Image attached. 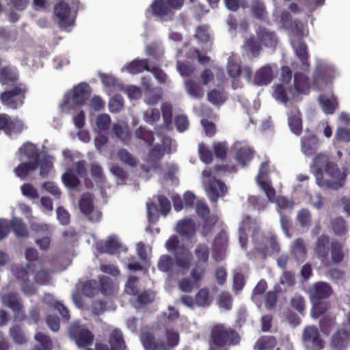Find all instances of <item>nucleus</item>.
I'll return each mask as SVG.
<instances>
[{"mask_svg":"<svg viewBox=\"0 0 350 350\" xmlns=\"http://www.w3.org/2000/svg\"><path fill=\"white\" fill-rule=\"evenodd\" d=\"M319 142L313 135H305L301 138V152L306 156H310L318 149Z\"/></svg>","mask_w":350,"mask_h":350,"instance_id":"cd10ccee","label":"nucleus"},{"mask_svg":"<svg viewBox=\"0 0 350 350\" xmlns=\"http://www.w3.org/2000/svg\"><path fill=\"white\" fill-rule=\"evenodd\" d=\"M153 14L159 17L171 16L172 11L165 0H154L151 4Z\"/></svg>","mask_w":350,"mask_h":350,"instance_id":"c9c22d12","label":"nucleus"},{"mask_svg":"<svg viewBox=\"0 0 350 350\" xmlns=\"http://www.w3.org/2000/svg\"><path fill=\"white\" fill-rule=\"evenodd\" d=\"M332 227L334 234L338 236L345 234L348 230L345 221L341 217L333 219L332 220Z\"/></svg>","mask_w":350,"mask_h":350,"instance_id":"bf43d9fd","label":"nucleus"},{"mask_svg":"<svg viewBox=\"0 0 350 350\" xmlns=\"http://www.w3.org/2000/svg\"><path fill=\"white\" fill-rule=\"evenodd\" d=\"M124 106L123 98L121 96L116 95L111 98L109 102V109L111 113L120 111Z\"/></svg>","mask_w":350,"mask_h":350,"instance_id":"774afa93","label":"nucleus"},{"mask_svg":"<svg viewBox=\"0 0 350 350\" xmlns=\"http://www.w3.org/2000/svg\"><path fill=\"white\" fill-rule=\"evenodd\" d=\"M319 100L323 111L326 114H332L337 108L336 99L332 93L321 94L319 96Z\"/></svg>","mask_w":350,"mask_h":350,"instance_id":"c756f323","label":"nucleus"},{"mask_svg":"<svg viewBox=\"0 0 350 350\" xmlns=\"http://www.w3.org/2000/svg\"><path fill=\"white\" fill-rule=\"evenodd\" d=\"M18 208L22 213L26 216L31 225V229L36 233H48L49 230V226L47 224L38 223L36 220V218L32 216L31 210L28 205L24 203H21L18 204Z\"/></svg>","mask_w":350,"mask_h":350,"instance_id":"412c9836","label":"nucleus"},{"mask_svg":"<svg viewBox=\"0 0 350 350\" xmlns=\"http://www.w3.org/2000/svg\"><path fill=\"white\" fill-rule=\"evenodd\" d=\"M274 17L284 27L290 29L292 31L291 44L296 55L301 62V69L306 70L308 69L309 64L308 62V54L306 45L302 42L299 36L305 34L304 25L301 22L294 21L291 23L290 14L286 12L276 10L274 12Z\"/></svg>","mask_w":350,"mask_h":350,"instance_id":"39448f33","label":"nucleus"},{"mask_svg":"<svg viewBox=\"0 0 350 350\" xmlns=\"http://www.w3.org/2000/svg\"><path fill=\"white\" fill-rule=\"evenodd\" d=\"M350 341L349 334L343 329H338L332 337L330 345L335 348L345 347Z\"/></svg>","mask_w":350,"mask_h":350,"instance_id":"4c0bfd02","label":"nucleus"},{"mask_svg":"<svg viewBox=\"0 0 350 350\" xmlns=\"http://www.w3.org/2000/svg\"><path fill=\"white\" fill-rule=\"evenodd\" d=\"M291 251L293 255L297 260H304L306 254V249L304 241L301 239H296L291 245Z\"/></svg>","mask_w":350,"mask_h":350,"instance_id":"8fccbe9b","label":"nucleus"},{"mask_svg":"<svg viewBox=\"0 0 350 350\" xmlns=\"http://www.w3.org/2000/svg\"><path fill=\"white\" fill-rule=\"evenodd\" d=\"M144 70L150 71V67L148 66V61L146 59H136L124 66L122 68V72L136 75L142 72Z\"/></svg>","mask_w":350,"mask_h":350,"instance_id":"c85d7f7f","label":"nucleus"},{"mask_svg":"<svg viewBox=\"0 0 350 350\" xmlns=\"http://www.w3.org/2000/svg\"><path fill=\"white\" fill-rule=\"evenodd\" d=\"M211 302V299L209 296V291L207 288H201L196 295L195 303L197 306L206 307L208 306Z\"/></svg>","mask_w":350,"mask_h":350,"instance_id":"864d4df0","label":"nucleus"},{"mask_svg":"<svg viewBox=\"0 0 350 350\" xmlns=\"http://www.w3.org/2000/svg\"><path fill=\"white\" fill-rule=\"evenodd\" d=\"M62 180L64 185L69 189H75L79 184L78 176L75 174L71 169L67 170L66 172L62 174Z\"/></svg>","mask_w":350,"mask_h":350,"instance_id":"3c124183","label":"nucleus"},{"mask_svg":"<svg viewBox=\"0 0 350 350\" xmlns=\"http://www.w3.org/2000/svg\"><path fill=\"white\" fill-rule=\"evenodd\" d=\"M243 49L246 54L256 57L259 55L260 46L253 38H250L245 41Z\"/></svg>","mask_w":350,"mask_h":350,"instance_id":"6e6d98bb","label":"nucleus"},{"mask_svg":"<svg viewBox=\"0 0 350 350\" xmlns=\"http://www.w3.org/2000/svg\"><path fill=\"white\" fill-rule=\"evenodd\" d=\"M274 75L272 67L265 65L256 71L253 82L256 85H267L272 81Z\"/></svg>","mask_w":350,"mask_h":350,"instance_id":"4be33fe9","label":"nucleus"},{"mask_svg":"<svg viewBox=\"0 0 350 350\" xmlns=\"http://www.w3.org/2000/svg\"><path fill=\"white\" fill-rule=\"evenodd\" d=\"M22 194L30 199L35 200L39 198L38 190L30 183H25L21 187Z\"/></svg>","mask_w":350,"mask_h":350,"instance_id":"0e129e2a","label":"nucleus"},{"mask_svg":"<svg viewBox=\"0 0 350 350\" xmlns=\"http://www.w3.org/2000/svg\"><path fill=\"white\" fill-rule=\"evenodd\" d=\"M256 33L265 46L269 47H274L275 46L277 38L273 32L269 31L265 28H259L256 30Z\"/></svg>","mask_w":350,"mask_h":350,"instance_id":"a19ab883","label":"nucleus"},{"mask_svg":"<svg viewBox=\"0 0 350 350\" xmlns=\"http://www.w3.org/2000/svg\"><path fill=\"white\" fill-rule=\"evenodd\" d=\"M176 262L171 256L163 255L160 257L157 266L160 271L168 273V281L176 279L186 274L190 267L191 258L187 253L176 252Z\"/></svg>","mask_w":350,"mask_h":350,"instance_id":"0eeeda50","label":"nucleus"},{"mask_svg":"<svg viewBox=\"0 0 350 350\" xmlns=\"http://www.w3.org/2000/svg\"><path fill=\"white\" fill-rule=\"evenodd\" d=\"M196 212L197 215L203 219L204 222V229L207 228L209 230L217 221V216L209 215L208 207L202 201L196 202Z\"/></svg>","mask_w":350,"mask_h":350,"instance_id":"5701e85b","label":"nucleus"},{"mask_svg":"<svg viewBox=\"0 0 350 350\" xmlns=\"http://www.w3.org/2000/svg\"><path fill=\"white\" fill-rule=\"evenodd\" d=\"M57 1L54 8V19L62 29L70 31L75 25L76 12L64 0Z\"/></svg>","mask_w":350,"mask_h":350,"instance_id":"ddd939ff","label":"nucleus"},{"mask_svg":"<svg viewBox=\"0 0 350 350\" xmlns=\"http://www.w3.org/2000/svg\"><path fill=\"white\" fill-rule=\"evenodd\" d=\"M17 156L21 161L38 162L39 151L36 145L31 143L24 144L18 150Z\"/></svg>","mask_w":350,"mask_h":350,"instance_id":"393cba45","label":"nucleus"},{"mask_svg":"<svg viewBox=\"0 0 350 350\" xmlns=\"http://www.w3.org/2000/svg\"><path fill=\"white\" fill-rule=\"evenodd\" d=\"M310 170L321 187L338 189L343 184L345 175L339 171L326 153H319L314 157Z\"/></svg>","mask_w":350,"mask_h":350,"instance_id":"20e7f679","label":"nucleus"},{"mask_svg":"<svg viewBox=\"0 0 350 350\" xmlns=\"http://www.w3.org/2000/svg\"><path fill=\"white\" fill-rule=\"evenodd\" d=\"M55 159L50 155L44 156L40 160H38V167H40V175L42 178L46 177L53 167Z\"/></svg>","mask_w":350,"mask_h":350,"instance_id":"79ce46f5","label":"nucleus"},{"mask_svg":"<svg viewBox=\"0 0 350 350\" xmlns=\"http://www.w3.org/2000/svg\"><path fill=\"white\" fill-rule=\"evenodd\" d=\"M227 70L230 77L233 79L232 88L236 89L242 86V84L239 83L237 78L242 74V76L245 78L247 81H252V70L249 66H245L241 70L240 63L238 59L230 57L228 59Z\"/></svg>","mask_w":350,"mask_h":350,"instance_id":"f3484780","label":"nucleus"},{"mask_svg":"<svg viewBox=\"0 0 350 350\" xmlns=\"http://www.w3.org/2000/svg\"><path fill=\"white\" fill-rule=\"evenodd\" d=\"M26 92V86L23 83H20L13 88L1 93L0 100L7 107L14 109L23 105Z\"/></svg>","mask_w":350,"mask_h":350,"instance_id":"4468645a","label":"nucleus"},{"mask_svg":"<svg viewBox=\"0 0 350 350\" xmlns=\"http://www.w3.org/2000/svg\"><path fill=\"white\" fill-rule=\"evenodd\" d=\"M176 230L180 235L189 239L195 233L196 225L192 219H184L178 222Z\"/></svg>","mask_w":350,"mask_h":350,"instance_id":"2f4dec72","label":"nucleus"},{"mask_svg":"<svg viewBox=\"0 0 350 350\" xmlns=\"http://www.w3.org/2000/svg\"><path fill=\"white\" fill-rule=\"evenodd\" d=\"M98 250L101 252H105L109 254H114L118 249H121L122 250H125V247H122L121 246V243L116 236H110L109 237L107 241L104 243H99L97 245Z\"/></svg>","mask_w":350,"mask_h":350,"instance_id":"7c9ffc66","label":"nucleus"},{"mask_svg":"<svg viewBox=\"0 0 350 350\" xmlns=\"http://www.w3.org/2000/svg\"><path fill=\"white\" fill-rule=\"evenodd\" d=\"M165 338L166 341H156L150 333H144L141 336L142 342L146 350H170L178 345L179 334L172 329H167Z\"/></svg>","mask_w":350,"mask_h":350,"instance_id":"1a4fd4ad","label":"nucleus"},{"mask_svg":"<svg viewBox=\"0 0 350 350\" xmlns=\"http://www.w3.org/2000/svg\"><path fill=\"white\" fill-rule=\"evenodd\" d=\"M301 339L306 350H323L325 347V342L321 338L319 330L314 325L304 327Z\"/></svg>","mask_w":350,"mask_h":350,"instance_id":"dca6fc26","label":"nucleus"},{"mask_svg":"<svg viewBox=\"0 0 350 350\" xmlns=\"http://www.w3.org/2000/svg\"><path fill=\"white\" fill-rule=\"evenodd\" d=\"M226 95L222 91L213 90L207 94L208 100L215 105H220L226 100Z\"/></svg>","mask_w":350,"mask_h":350,"instance_id":"13d9d810","label":"nucleus"},{"mask_svg":"<svg viewBox=\"0 0 350 350\" xmlns=\"http://www.w3.org/2000/svg\"><path fill=\"white\" fill-rule=\"evenodd\" d=\"M268 163L263 162L259 170V173L256 177V183L260 188L265 192L269 201L275 202L278 206V212L280 215V224L282 228L287 237L291 235L288 233L289 220L285 217L282 210L293 208V204L283 197L275 198V191L271 185L270 180L268 178Z\"/></svg>","mask_w":350,"mask_h":350,"instance_id":"423d86ee","label":"nucleus"},{"mask_svg":"<svg viewBox=\"0 0 350 350\" xmlns=\"http://www.w3.org/2000/svg\"><path fill=\"white\" fill-rule=\"evenodd\" d=\"M239 234V243L242 247H245L250 234L252 246L259 253L263 255L272 254L280 250V245L274 234L271 232L265 233L260 231L256 221L250 217L242 220Z\"/></svg>","mask_w":350,"mask_h":350,"instance_id":"f03ea898","label":"nucleus"},{"mask_svg":"<svg viewBox=\"0 0 350 350\" xmlns=\"http://www.w3.org/2000/svg\"><path fill=\"white\" fill-rule=\"evenodd\" d=\"M332 293L330 286L323 282L314 283L309 289V295L312 302L329 297Z\"/></svg>","mask_w":350,"mask_h":350,"instance_id":"aec40b11","label":"nucleus"},{"mask_svg":"<svg viewBox=\"0 0 350 350\" xmlns=\"http://www.w3.org/2000/svg\"><path fill=\"white\" fill-rule=\"evenodd\" d=\"M227 242L228 237L225 232H221L215 237L213 246V256L216 260L219 261L224 258Z\"/></svg>","mask_w":350,"mask_h":350,"instance_id":"b1692460","label":"nucleus"},{"mask_svg":"<svg viewBox=\"0 0 350 350\" xmlns=\"http://www.w3.org/2000/svg\"><path fill=\"white\" fill-rule=\"evenodd\" d=\"M207 263L197 262L191 271V276L194 282L200 281L206 271Z\"/></svg>","mask_w":350,"mask_h":350,"instance_id":"052dcab7","label":"nucleus"},{"mask_svg":"<svg viewBox=\"0 0 350 350\" xmlns=\"http://www.w3.org/2000/svg\"><path fill=\"white\" fill-rule=\"evenodd\" d=\"M10 224L16 236L23 237L28 235L27 226L20 218L12 216Z\"/></svg>","mask_w":350,"mask_h":350,"instance_id":"09e8293b","label":"nucleus"},{"mask_svg":"<svg viewBox=\"0 0 350 350\" xmlns=\"http://www.w3.org/2000/svg\"><path fill=\"white\" fill-rule=\"evenodd\" d=\"M44 301L50 307H55L66 320L69 319V313L67 308L62 303L57 301L52 295L46 294L44 297Z\"/></svg>","mask_w":350,"mask_h":350,"instance_id":"a18cd8bd","label":"nucleus"},{"mask_svg":"<svg viewBox=\"0 0 350 350\" xmlns=\"http://www.w3.org/2000/svg\"><path fill=\"white\" fill-rule=\"evenodd\" d=\"M111 120L110 116L107 113H101L96 116L95 123L96 129L94 131H103L109 129Z\"/></svg>","mask_w":350,"mask_h":350,"instance_id":"5fc2aeb1","label":"nucleus"},{"mask_svg":"<svg viewBox=\"0 0 350 350\" xmlns=\"http://www.w3.org/2000/svg\"><path fill=\"white\" fill-rule=\"evenodd\" d=\"M288 116L291 131L295 135H299L302 131V122L299 110L293 108Z\"/></svg>","mask_w":350,"mask_h":350,"instance_id":"f704fd0d","label":"nucleus"},{"mask_svg":"<svg viewBox=\"0 0 350 350\" xmlns=\"http://www.w3.org/2000/svg\"><path fill=\"white\" fill-rule=\"evenodd\" d=\"M110 349L105 348L102 344H96L97 350H125L126 346L123 340L122 332L115 329L109 338Z\"/></svg>","mask_w":350,"mask_h":350,"instance_id":"bb28decb","label":"nucleus"},{"mask_svg":"<svg viewBox=\"0 0 350 350\" xmlns=\"http://www.w3.org/2000/svg\"><path fill=\"white\" fill-rule=\"evenodd\" d=\"M18 79V72L13 67L2 68L0 71V82L2 85H9Z\"/></svg>","mask_w":350,"mask_h":350,"instance_id":"ea45409f","label":"nucleus"},{"mask_svg":"<svg viewBox=\"0 0 350 350\" xmlns=\"http://www.w3.org/2000/svg\"><path fill=\"white\" fill-rule=\"evenodd\" d=\"M252 156V150L250 147L246 146L240 148L236 154L237 160L241 163L243 166L245 165L247 162L251 160Z\"/></svg>","mask_w":350,"mask_h":350,"instance_id":"4d7b16f0","label":"nucleus"},{"mask_svg":"<svg viewBox=\"0 0 350 350\" xmlns=\"http://www.w3.org/2000/svg\"><path fill=\"white\" fill-rule=\"evenodd\" d=\"M179 53H185L186 57L191 59L196 57L198 62L202 65L208 64L211 61L210 57L208 56L200 54L198 50L188 49L187 46H185L184 48L178 52V54Z\"/></svg>","mask_w":350,"mask_h":350,"instance_id":"37998d69","label":"nucleus"},{"mask_svg":"<svg viewBox=\"0 0 350 350\" xmlns=\"http://www.w3.org/2000/svg\"><path fill=\"white\" fill-rule=\"evenodd\" d=\"M345 252L342 246L338 242H332L330 248V256L332 263L337 264L344 259Z\"/></svg>","mask_w":350,"mask_h":350,"instance_id":"de8ad7c7","label":"nucleus"},{"mask_svg":"<svg viewBox=\"0 0 350 350\" xmlns=\"http://www.w3.org/2000/svg\"><path fill=\"white\" fill-rule=\"evenodd\" d=\"M184 85L186 92L193 98H201L204 94V89L196 81L191 79L185 80Z\"/></svg>","mask_w":350,"mask_h":350,"instance_id":"e433bc0d","label":"nucleus"},{"mask_svg":"<svg viewBox=\"0 0 350 350\" xmlns=\"http://www.w3.org/2000/svg\"><path fill=\"white\" fill-rule=\"evenodd\" d=\"M69 335L76 342L77 347L84 348L90 345L94 340V335L83 325L73 324L69 330Z\"/></svg>","mask_w":350,"mask_h":350,"instance_id":"a211bd4d","label":"nucleus"},{"mask_svg":"<svg viewBox=\"0 0 350 350\" xmlns=\"http://www.w3.org/2000/svg\"><path fill=\"white\" fill-rule=\"evenodd\" d=\"M280 81V83L273 87V96L276 100L282 103H286L291 98L308 94L310 86L308 77L299 71L295 72L292 83V72L288 66L282 68Z\"/></svg>","mask_w":350,"mask_h":350,"instance_id":"7ed1b4c3","label":"nucleus"},{"mask_svg":"<svg viewBox=\"0 0 350 350\" xmlns=\"http://www.w3.org/2000/svg\"><path fill=\"white\" fill-rule=\"evenodd\" d=\"M111 132L112 135L119 138L124 143H127L130 139L129 129L124 124H114L112 126Z\"/></svg>","mask_w":350,"mask_h":350,"instance_id":"49530a36","label":"nucleus"},{"mask_svg":"<svg viewBox=\"0 0 350 350\" xmlns=\"http://www.w3.org/2000/svg\"><path fill=\"white\" fill-rule=\"evenodd\" d=\"M202 180L206 194L211 202H217L227 191L226 186L212 176V172L206 169L202 172Z\"/></svg>","mask_w":350,"mask_h":350,"instance_id":"f8f14e48","label":"nucleus"},{"mask_svg":"<svg viewBox=\"0 0 350 350\" xmlns=\"http://www.w3.org/2000/svg\"><path fill=\"white\" fill-rule=\"evenodd\" d=\"M319 325L321 332L325 334L328 335L334 328L335 325L334 319L332 317H329L327 316L323 317L320 322Z\"/></svg>","mask_w":350,"mask_h":350,"instance_id":"69168bd1","label":"nucleus"},{"mask_svg":"<svg viewBox=\"0 0 350 350\" xmlns=\"http://www.w3.org/2000/svg\"><path fill=\"white\" fill-rule=\"evenodd\" d=\"M0 295L1 297L2 302L3 304L14 311H18V312H21L23 306L17 294L9 293L6 295L4 293V290H3L0 292Z\"/></svg>","mask_w":350,"mask_h":350,"instance_id":"72a5a7b5","label":"nucleus"},{"mask_svg":"<svg viewBox=\"0 0 350 350\" xmlns=\"http://www.w3.org/2000/svg\"><path fill=\"white\" fill-rule=\"evenodd\" d=\"M79 208L89 220L97 221L100 219L101 213L94 208V198L90 193L82 196L79 201Z\"/></svg>","mask_w":350,"mask_h":350,"instance_id":"6ab92c4d","label":"nucleus"},{"mask_svg":"<svg viewBox=\"0 0 350 350\" xmlns=\"http://www.w3.org/2000/svg\"><path fill=\"white\" fill-rule=\"evenodd\" d=\"M165 247L167 251L174 252L176 256V252L178 251L181 253H187L191 258V254L187 249L183 248L178 246V239L176 236H172L165 243Z\"/></svg>","mask_w":350,"mask_h":350,"instance_id":"603ef678","label":"nucleus"},{"mask_svg":"<svg viewBox=\"0 0 350 350\" xmlns=\"http://www.w3.org/2000/svg\"><path fill=\"white\" fill-rule=\"evenodd\" d=\"M160 118V112L157 109H148L144 112V120L150 124H153Z\"/></svg>","mask_w":350,"mask_h":350,"instance_id":"338daca9","label":"nucleus"},{"mask_svg":"<svg viewBox=\"0 0 350 350\" xmlns=\"http://www.w3.org/2000/svg\"><path fill=\"white\" fill-rule=\"evenodd\" d=\"M239 341V336L232 329L222 325H217L212 329V339L210 342V350H219V348Z\"/></svg>","mask_w":350,"mask_h":350,"instance_id":"9d476101","label":"nucleus"},{"mask_svg":"<svg viewBox=\"0 0 350 350\" xmlns=\"http://www.w3.org/2000/svg\"><path fill=\"white\" fill-rule=\"evenodd\" d=\"M38 167V162L28 161L19 164L14 168V172L19 178L23 180L29 176L31 172L36 170Z\"/></svg>","mask_w":350,"mask_h":350,"instance_id":"473e14b6","label":"nucleus"},{"mask_svg":"<svg viewBox=\"0 0 350 350\" xmlns=\"http://www.w3.org/2000/svg\"><path fill=\"white\" fill-rule=\"evenodd\" d=\"M157 137L158 142L150 145L151 146L149 155L150 160H148V162H153L161 159L164 155L166 148L168 145L169 139L159 135H157Z\"/></svg>","mask_w":350,"mask_h":350,"instance_id":"a878e982","label":"nucleus"},{"mask_svg":"<svg viewBox=\"0 0 350 350\" xmlns=\"http://www.w3.org/2000/svg\"><path fill=\"white\" fill-rule=\"evenodd\" d=\"M98 284L95 280L87 281L83 286V293L90 297H94L99 291L102 294L109 295L116 290V285L108 277H102L100 280V288Z\"/></svg>","mask_w":350,"mask_h":350,"instance_id":"2eb2a0df","label":"nucleus"},{"mask_svg":"<svg viewBox=\"0 0 350 350\" xmlns=\"http://www.w3.org/2000/svg\"><path fill=\"white\" fill-rule=\"evenodd\" d=\"M25 258L28 261L26 268H14L12 272L20 282L23 293L31 295L36 292L32 280L40 285L47 284L50 282L51 273L45 271L42 260L38 258L36 250L27 248Z\"/></svg>","mask_w":350,"mask_h":350,"instance_id":"f257e3e1","label":"nucleus"},{"mask_svg":"<svg viewBox=\"0 0 350 350\" xmlns=\"http://www.w3.org/2000/svg\"><path fill=\"white\" fill-rule=\"evenodd\" d=\"M329 239L327 236H321L318 239L317 245L315 250V254L319 258L321 259L322 263L325 266L328 265L326 261L328 254L327 245Z\"/></svg>","mask_w":350,"mask_h":350,"instance_id":"58836bf2","label":"nucleus"},{"mask_svg":"<svg viewBox=\"0 0 350 350\" xmlns=\"http://www.w3.org/2000/svg\"><path fill=\"white\" fill-rule=\"evenodd\" d=\"M276 341L273 336H264L259 338L255 345L256 350H279L275 347Z\"/></svg>","mask_w":350,"mask_h":350,"instance_id":"c03bdc74","label":"nucleus"},{"mask_svg":"<svg viewBox=\"0 0 350 350\" xmlns=\"http://www.w3.org/2000/svg\"><path fill=\"white\" fill-rule=\"evenodd\" d=\"M100 77L102 83L107 88H110V90H109V94L121 88V85L113 77L107 75H103Z\"/></svg>","mask_w":350,"mask_h":350,"instance_id":"e2e57ef3","label":"nucleus"},{"mask_svg":"<svg viewBox=\"0 0 350 350\" xmlns=\"http://www.w3.org/2000/svg\"><path fill=\"white\" fill-rule=\"evenodd\" d=\"M90 96L89 85L85 83H79L68 91L64 96L59 108L63 113H72L77 108L83 105Z\"/></svg>","mask_w":350,"mask_h":350,"instance_id":"6e6552de","label":"nucleus"},{"mask_svg":"<svg viewBox=\"0 0 350 350\" xmlns=\"http://www.w3.org/2000/svg\"><path fill=\"white\" fill-rule=\"evenodd\" d=\"M42 189L51 194L55 198L59 199L62 196L59 187L53 182L46 181L41 185Z\"/></svg>","mask_w":350,"mask_h":350,"instance_id":"680f3d73","label":"nucleus"},{"mask_svg":"<svg viewBox=\"0 0 350 350\" xmlns=\"http://www.w3.org/2000/svg\"><path fill=\"white\" fill-rule=\"evenodd\" d=\"M337 75L334 66L327 61L317 59L316 70L313 75L314 84L319 90L329 87L332 79Z\"/></svg>","mask_w":350,"mask_h":350,"instance_id":"9b49d317","label":"nucleus"}]
</instances>
